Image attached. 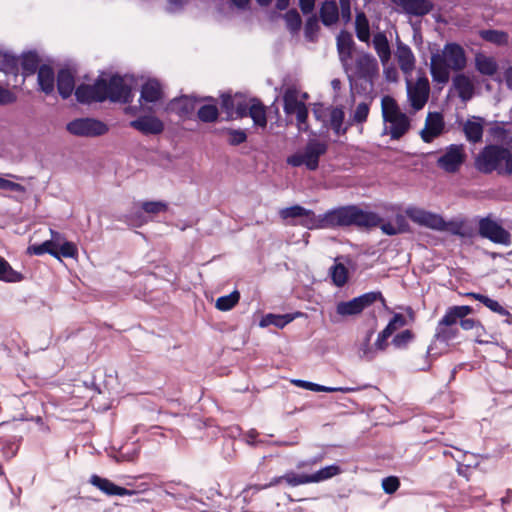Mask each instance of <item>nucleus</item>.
Masks as SVG:
<instances>
[{
    "label": "nucleus",
    "instance_id": "f257e3e1",
    "mask_svg": "<svg viewBox=\"0 0 512 512\" xmlns=\"http://www.w3.org/2000/svg\"><path fill=\"white\" fill-rule=\"evenodd\" d=\"M327 212L329 229L356 227L359 230H371L382 221L378 213L355 204L339 206Z\"/></svg>",
    "mask_w": 512,
    "mask_h": 512
},
{
    "label": "nucleus",
    "instance_id": "864d4df0",
    "mask_svg": "<svg viewBox=\"0 0 512 512\" xmlns=\"http://www.w3.org/2000/svg\"><path fill=\"white\" fill-rule=\"evenodd\" d=\"M425 125L441 135L445 125L443 115L440 112H429Z\"/></svg>",
    "mask_w": 512,
    "mask_h": 512
},
{
    "label": "nucleus",
    "instance_id": "f03ea898",
    "mask_svg": "<svg viewBox=\"0 0 512 512\" xmlns=\"http://www.w3.org/2000/svg\"><path fill=\"white\" fill-rule=\"evenodd\" d=\"M467 57L464 48L456 43H446L441 53L431 56L430 74L433 82L446 84L450 79V70L461 71L466 67Z\"/></svg>",
    "mask_w": 512,
    "mask_h": 512
},
{
    "label": "nucleus",
    "instance_id": "2f4dec72",
    "mask_svg": "<svg viewBox=\"0 0 512 512\" xmlns=\"http://www.w3.org/2000/svg\"><path fill=\"white\" fill-rule=\"evenodd\" d=\"M355 33L359 41L365 43H368L370 41V23L368 17L363 11H359L356 13Z\"/></svg>",
    "mask_w": 512,
    "mask_h": 512
},
{
    "label": "nucleus",
    "instance_id": "603ef678",
    "mask_svg": "<svg viewBox=\"0 0 512 512\" xmlns=\"http://www.w3.org/2000/svg\"><path fill=\"white\" fill-rule=\"evenodd\" d=\"M458 323L460 324L461 328L463 330H476L477 339L476 342L479 344L487 343V341L479 339V337L482 335V333L485 332V327L482 325V323L478 320H474L471 318H461L458 320Z\"/></svg>",
    "mask_w": 512,
    "mask_h": 512
},
{
    "label": "nucleus",
    "instance_id": "a878e982",
    "mask_svg": "<svg viewBox=\"0 0 512 512\" xmlns=\"http://www.w3.org/2000/svg\"><path fill=\"white\" fill-rule=\"evenodd\" d=\"M453 87L458 92L459 98L463 102L472 99L474 95V85L470 78L463 73L456 74L452 79Z\"/></svg>",
    "mask_w": 512,
    "mask_h": 512
},
{
    "label": "nucleus",
    "instance_id": "052dcab7",
    "mask_svg": "<svg viewBox=\"0 0 512 512\" xmlns=\"http://www.w3.org/2000/svg\"><path fill=\"white\" fill-rule=\"evenodd\" d=\"M78 250L76 245L70 241H64L62 244L58 243V248H56V259H60L61 257L65 258H74L77 256Z\"/></svg>",
    "mask_w": 512,
    "mask_h": 512
},
{
    "label": "nucleus",
    "instance_id": "bf43d9fd",
    "mask_svg": "<svg viewBox=\"0 0 512 512\" xmlns=\"http://www.w3.org/2000/svg\"><path fill=\"white\" fill-rule=\"evenodd\" d=\"M414 339V333L410 329L403 330L392 338V345L397 349H404Z\"/></svg>",
    "mask_w": 512,
    "mask_h": 512
},
{
    "label": "nucleus",
    "instance_id": "8fccbe9b",
    "mask_svg": "<svg viewBox=\"0 0 512 512\" xmlns=\"http://www.w3.org/2000/svg\"><path fill=\"white\" fill-rule=\"evenodd\" d=\"M198 119L203 123H214L219 118V111L214 104L202 105L197 112Z\"/></svg>",
    "mask_w": 512,
    "mask_h": 512
},
{
    "label": "nucleus",
    "instance_id": "c03bdc74",
    "mask_svg": "<svg viewBox=\"0 0 512 512\" xmlns=\"http://www.w3.org/2000/svg\"><path fill=\"white\" fill-rule=\"evenodd\" d=\"M396 223L397 227L392 225L390 222L382 223L381 221L377 227H380L381 231L388 236H394L408 230V224L402 215H398L396 217Z\"/></svg>",
    "mask_w": 512,
    "mask_h": 512
},
{
    "label": "nucleus",
    "instance_id": "774afa93",
    "mask_svg": "<svg viewBox=\"0 0 512 512\" xmlns=\"http://www.w3.org/2000/svg\"><path fill=\"white\" fill-rule=\"evenodd\" d=\"M483 305L499 315H509V311L507 309H505L498 301L491 299L488 296L484 299Z\"/></svg>",
    "mask_w": 512,
    "mask_h": 512
},
{
    "label": "nucleus",
    "instance_id": "f3484780",
    "mask_svg": "<svg viewBox=\"0 0 512 512\" xmlns=\"http://www.w3.org/2000/svg\"><path fill=\"white\" fill-rule=\"evenodd\" d=\"M391 2L401 7L406 14L417 17L429 14L434 8L430 0H391Z\"/></svg>",
    "mask_w": 512,
    "mask_h": 512
},
{
    "label": "nucleus",
    "instance_id": "423d86ee",
    "mask_svg": "<svg viewBox=\"0 0 512 512\" xmlns=\"http://www.w3.org/2000/svg\"><path fill=\"white\" fill-rule=\"evenodd\" d=\"M466 158L467 154L463 144H450L437 159L436 165L446 173L455 174L459 172Z\"/></svg>",
    "mask_w": 512,
    "mask_h": 512
},
{
    "label": "nucleus",
    "instance_id": "de8ad7c7",
    "mask_svg": "<svg viewBox=\"0 0 512 512\" xmlns=\"http://www.w3.org/2000/svg\"><path fill=\"white\" fill-rule=\"evenodd\" d=\"M336 312L341 316H353L360 314L362 309L356 297L349 301L339 302L336 306Z\"/></svg>",
    "mask_w": 512,
    "mask_h": 512
},
{
    "label": "nucleus",
    "instance_id": "13d9d810",
    "mask_svg": "<svg viewBox=\"0 0 512 512\" xmlns=\"http://www.w3.org/2000/svg\"><path fill=\"white\" fill-rule=\"evenodd\" d=\"M320 29L319 19L315 14H312L306 19L304 34L308 41H314Z\"/></svg>",
    "mask_w": 512,
    "mask_h": 512
},
{
    "label": "nucleus",
    "instance_id": "e433bc0d",
    "mask_svg": "<svg viewBox=\"0 0 512 512\" xmlns=\"http://www.w3.org/2000/svg\"><path fill=\"white\" fill-rule=\"evenodd\" d=\"M474 313V308L469 305H456L448 307L445 312L446 323H458L461 318H466L468 315Z\"/></svg>",
    "mask_w": 512,
    "mask_h": 512
},
{
    "label": "nucleus",
    "instance_id": "e2e57ef3",
    "mask_svg": "<svg viewBox=\"0 0 512 512\" xmlns=\"http://www.w3.org/2000/svg\"><path fill=\"white\" fill-rule=\"evenodd\" d=\"M141 207L148 214H158L167 210V203L163 201H145Z\"/></svg>",
    "mask_w": 512,
    "mask_h": 512
},
{
    "label": "nucleus",
    "instance_id": "09e8293b",
    "mask_svg": "<svg viewBox=\"0 0 512 512\" xmlns=\"http://www.w3.org/2000/svg\"><path fill=\"white\" fill-rule=\"evenodd\" d=\"M330 276L332 282L337 287H342L348 279V269L342 263H336L330 267Z\"/></svg>",
    "mask_w": 512,
    "mask_h": 512
},
{
    "label": "nucleus",
    "instance_id": "2eb2a0df",
    "mask_svg": "<svg viewBox=\"0 0 512 512\" xmlns=\"http://www.w3.org/2000/svg\"><path fill=\"white\" fill-rule=\"evenodd\" d=\"M336 47L339 60L343 65L344 70L348 72V62L351 60L355 49V42L352 34L349 31L342 29L336 37Z\"/></svg>",
    "mask_w": 512,
    "mask_h": 512
},
{
    "label": "nucleus",
    "instance_id": "393cba45",
    "mask_svg": "<svg viewBox=\"0 0 512 512\" xmlns=\"http://www.w3.org/2000/svg\"><path fill=\"white\" fill-rule=\"evenodd\" d=\"M162 96L160 83L155 79H149L141 86L139 103H156L162 99Z\"/></svg>",
    "mask_w": 512,
    "mask_h": 512
},
{
    "label": "nucleus",
    "instance_id": "9d476101",
    "mask_svg": "<svg viewBox=\"0 0 512 512\" xmlns=\"http://www.w3.org/2000/svg\"><path fill=\"white\" fill-rule=\"evenodd\" d=\"M406 86L407 98L411 107L416 111L421 110L427 103L430 94V84L427 76L425 74L419 76L415 84L407 79Z\"/></svg>",
    "mask_w": 512,
    "mask_h": 512
},
{
    "label": "nucleus",
    "instance_id": "7c9ffc66",
    "mask_svg": "<svg viewBox=\"0 0 512 512\" xmlns=\"http://www.w3.org/2000/svg\"><path fill=\"white\" fill-rule=\"evenodd\" d=\"M347 78L352 91H355L359 95H367L374 89L375 78H358L353 74H347Z\"/></svg>",
    "mask_w": 512,
    "mask_h": 512
},
{
    "label": "nucleus",
    "instance_id": "6ab92c4d",
    "mask_svg": "<svg viewBox=\"0 0 512 512\" xmlns=\"http://www.w3.org/2000/svg\"><path fill=\"white\" fill-rule=\"evenodd\" d=\"M19 64L21 65V78L19 85H23L27 77L32 76L39 71V67L41 66L40 57L35 50L23 52L21 54Z\"/></svg>",
    "mask_w": 512,
    "mask_h": 512
},
{
    "label": "nucleus",
    "instance_id": "4d7b16f0",
    "mask_svg": "<svg viewBox=\"0 0 512 512\" xmlns=\"http://www.w3.org/2000/svg\"><path fill=\"white\" fill-rule=\"evenodd\" d=\"M284 19L286 21L287 28L292 33H297L300 30L302 25V19L299 12L296 9L292 8L288 10L284 15Z\"/></svg>",
    "mask_w": 512,
    "mask_h": 512
},
{
    "label": "nucleus",
    "instance_id": "7ed1b4c3",
    "mask_svg": "<svg viewBox=\"0 0 512 512\" xmlns=\"http://www.w3.org/2000/svg\"><path fill=\"white\" fill-rule=\"evenodd\" d=\"M474 168L481 174L512 175V148L503 144L485 145L474 159Z\"/></svg>",
    "mask_w": 512,
    "mask_h": 512
},
{
    "label": "nucleus",
    "instance_id": "473e14b6",
    "mask_svg": "<svg viewBox=\"0 0 512 512\" xmlns=\"http://www.w3.org/2000/svg\"><path fill=\"white\" fill-rule=\"evenodd\" d=\"M24 280V275L13 269L10 263L0 256V281L5 283H19Z\"/></svg>",
    "mask_w": 512,
    "mask_h": 512
},
{
    "label": "nucleus",
    "instance_id": "79ce46f5",
    "mask_svg": "<svg viewBox=\"0 0 512 512\" xmlns=\"http://www.w3.org/2000/svg\"><path fill=\"white\" fill-rule=\"evenodd\" d=\"M383 121L387 122L398 114H402L396 100L391 96H384L381 100Z\"/></svg>",
    "mask_w": 512,
    "mask_h": 512
},
{
    "label": "nucleus",
    "instance_id": "0e129e2a",
    "mask_svg": "<svg viewBox=\"0 0 512 512\" xmlns=\"http://www.w3.org/2000/svg\"><path fill=\"white\" fill-rule=\"evenodd\" d=\"M296 115V120H297V124H298V129L299 131H304L306 132L309 128L308 124H307V119H308V108L307 106L305 105V103H303L297 111H295L294 113Z\"/></svg>",
    "mask_w": 512,
    "mask_h": 512
},
{
    "label": "nucleus",
    "instance_id": "9b49d317",
    "mask_svg": "<svg viewBox=\"0 0 512 512\" xmlns=\"http://www.w3.org/2000/svg\"><path fill=\"white\" fill-rule=\"evenodd\" d=\"M203 100L204 98L193 95H181L170 100L165 107V111L175 114L182 120H187L192 117L196 104Z\"/></svg>",
    "mask_w": 512,
    "mask_h": 512
},
{
    "label": "nucleus",
    "instance_id": "a19ab883",
    "mask_svg": "<svg viewBox=\"0 0 512 512\" xmlns=\"http://www.w3.org/2000/svg\"><path fill=\"white\" fill-rule=\"evenodd\" d=\"M216 133L226 134L228 136L227 143L230 146H238L247 141V133L243 129H234L224 127L222 129L215 130Z\"/></svg>",
    "mask_w": 512,
    "mask_h": 512
},
{
    "label": "nucleus",
    "instance_id": "aec40b11",
    "mask_svg": "<svg viewBox=\"0 0 512 512\" xmlns=\"http://www.w3.org/2000/svg\"><path fill=\"white\" fill-rule=\"evenodd\" d=\"M292 225H299L309 230L329 229L328 228V212L316 215L311 209H307V213L299 220L291 222Z\"/></svg>",
    "mask_w": 512,
    "mask_h": 512
},
{
    "label": "nucleus",
    "instance_id": "b1692460",
    "mask_svg": "<svg viewBox=\"0 0 512 512\" xmlns=\"http://www.w3.org/2000/svg\"><path fill=\"white\" fill-rule=\"evenodd\" d=\"M483 119L481 117L473 116L468 119L463 125V132L466 140L470 143L476 144L482 141L483 138Z\"/></svg>",
    "mask_w": 512,
    "mask_h": 512
},
{
    "label": "nucleus",
    "instance_id": "bb28decb",
    "mask_svg": "<svg viewBox=\"0 0 512 512\" xmlns=\"http://www.w3.org/2000/svg\"><path fill=\"white\" fill-rule=\"evenodd\" d=\"M322 24L326 27L334 25L339 19V9L335 0H325L319 11Z\"/></svg>",
    "mask_w": 512,
    "mask_h": 512
},
{
    "label": "nucleus",
    "instance_id": "49530a36",
    "mask_svg": "<svg viewBox=\"0 0 512 512\" xmlns=\"http://www.w3.org/2000/svg\"><path fill=\"white\" fill-rule=\"evenodd\" d=\"M303 104L298 100L295 90L287 89L283 95V109L287 115L294 114L295 111Z\"/></svg>",
    "mask_w": 512,
    "mask_h": 512
},
{
    "label": "nucleus",
    "instance_id": "c756f323",
    "mask_svg": "<svg viewBox=\"0 0 512 512\" xmlns=\"http://www.w3.org/2000/svg\"><path fill=\"white\" fill-rule=\"evenodd\" d=\"M390 125V136L394 140L404 136L410 128V120L405 113L398 114L396 117L388 120Z\"/></svg>",
    "mask_w": 512,
    "mask_h": 512
},
{
    "label": "nucleus",
    "instance_id": "680f3d73",
    "mask_svg": "<svg viewBox=\"0 0 512 512\" xmlns=\"http://www.w3.org/2000/svg\"><path fill=\"white\" fill-rule=\"evenodd\" d=\"M296 386L301 387L306 390L314 391V392H332L333 389H330L329 386L320 385L311 381L295 379L292 381Z\"/></svg>",
    "mask_w": 512,
    "mask_h": 512
},
{
    "label": "nucleus",
    "instance_id": "c85d7f7f",
    "mask_svg": "<svg viewBox=\"0 0 512 512\" xmlns=\"http://www.w3.org/2000/svg\"><path fill=\"white\" fill-rule=\"evenodd\" d=\"M445 315L438 321L434 338L436 341L445 343L446 345L458 335V329L454 326L457 323H446Z\"/></svg>",
    "mask_w": 512,
    "mask_h": 512
},
{
    "label": "nucleus",
    "instance_id": "5fc2aeb1",
    "mask_svg": "<svg viewBox=\"0 0 512 512\" xmlns=\"http://www.w3.org/2000/svg\"><path fill=\"white\" fill-rule=\"evenodd\" d=\"M362 311L371 306L376 301H381L385 304V299L380 291H370L356 297Z\"/></svg>",
    "mask_w": 512,
    "mask_h": 512
},
{
    "label": "nucleus",
    "instance_id": "20e7f679",
    "mask_svg": "<svg viewBox=\"0 0 512 512\" xmlns=\"http://www.w3.org/2000/svg\"><path fill=\"white\" fill-rule=\"evenodd\" d=\"M66 130L73 136L95 138L105 135L109 126L97 118L81 117L68 122Z\"/></svg>",
    "mask_w": 512,
    "mask_h": 512
},
{
    "label": "nucleus",
    "instance_id": "39448f33",
    "mask_svg": "<svg viewBox=\"0 0 512 512\" xmlns=\"http://www.w3.org/2000/svg\"><path fill=\"white\" fill-rule=\"evenodd\" d=\"M282 481H285L287 483V485H289L291 487H296L299 485L311 483L309 474H305V473L297 474L293 471H289L282 476H276V477L272 478L271 481L267 484H264V485L254 484V485L247 486L246 488H244L242 490L240 496L243 498L244 502L249 503L252 500V496L254 494L258 493L259 491H261L263 489H267L269 487L278 485Z\"/></svg>",
    "mask_w": 512,
    "mask_h": 512
},
{
    "label": "nucleus",
    "instance_id": "a18cd8bd",
    "mask_svg": "<svg viewBox=\"0 0 512 512\" xmlns=\"http://www.w3.org/2000/svg\"><path fill=\"white\" fill-rule=\"evenodd\" d=\"M249 115L253 120L254 125L259 127H266L267 118L264 105L259 101L255 100L249 108Z\"/></svg>",
    "mask_w": 512,
    "mask_h": 512
},
{
    "label": "nucleus",
    "instance_id": "58836bf2",
    "mask_svg": "<svg viewBox=\"0 0 512 512\" xmlns=\"http://www.w3.org/2000/svg\"><path fill=\"white\" fill-rule=\"evenodd\" d=\"M479 36L486 42L495 44L497 46H504L508 44V34L502 30L484 29L479 31Z\"/></svg>",
    "mask_w": 512,
    "mask_h": 512
},
{
    "label": "nucleus",
    "instance_id": "4c0bfd02",
    "mask_svg": "<svg viewBox=\"0 0 512 512\" xmlns=\"http://www.w3.org/2000/svg\"><path fill=\"white\" fill-rule=\"evenodd\" d=\"M475 66L482 75L492 76L497 72L498 65L492 57L483 54H477L475 57Z\"/></svg>",
    "mask_w": 512,
    "mask_h": 512
},
{
    "label": "nucleus",
    "instance_id": "4468645a",
    "mask_svg": "<svg viewBox=\"0 0 512 512\" xmlns=\"http://www.w3.org/2000/svg\"><path fill=\"white\" fill-rule=\"evenodd\" d=\"M328 150V145L317 139H310L304 147V158L306 161V168L310 171H315L319 167V159L325 155Z\"/></svg>",
    "mask_w": 512,
    "mask_h": 512
},
{
    "label": "nucleus",
    "instance_id": "1a4fd4ad",
    "mask_svg": "<svg viewBox=\"0 0 512 512\" xmlns=\"http://www.w3.org/2000/svg\"><path fill=\"white\" fill-rule=\"evenodd\" d=\"M105 94L113 103L127 104L132 101V89L119 74H113L109 79L105 78Z\"/></svg>",
    "mask_w": 512,
    "mask_h": 512
},
{
    "label": "nucleus",
    "instance_id": "338daca9",
    "mask_svg": "<svg viewBox=\"0 0 512 512\" xmlns=\"http://www.w3.org/2000/svg\"><path fill=\"white\" fill-rule=\"evenodd\" d=\"M399 487H400V480L396 476H388V477L383 478V480H382V488L386 494L391 495V494L395 493Z\"/></svg>",
    "mask_w": 512,
    "mask_h": 512
},
{
    "label": "nucleus",
    "instance_id": "cd10ccee",
    "mask_svg": "<svg viewBox=\"0 0 512 512\" xmlns=\"http://www.w3.org/2000/svg\"><path fill=\"white\" fill-rule=\"evenodd\" d=\"M397 60L400 69L405 74H409L415 67V57L411 48L403 43H399L397 46Z\"/></svg>",
    "mask_w": 512,
    "mask_h": 512
},
{
    "label": "nucleus",
    "instance_id": "f704fd0d",
    "mask_svg": "<svg viewBox=\"0 0 512 512\" xmlns=\"http://www.w3.org/2000/svg\"><path fill=\"white\" fill-rule=\"evenodd\" d=\"M140 447L136 442L125 444L112 456L117 462H133L139 455Z\"/></svg>",
    "mask_w": 512,
    "mask_h": 512
},
{
    "label": "nucleus",
    "instance_id": "412c9836",
    "mask_svg": "<svg viewBox=\"0 0 512 512\" xmlns=\"http://www.w3.org/2000/svg\"><path fill=\"white\" fill-rule=\"evenodd\" d=\"M56 80L57 90L62 99H68L73 93L75 94V78L69 69H60L58 71Z\"/></svg>",
    "mask_w": 512,
    "mask_h": 512
},
{
    "label": "nucleus",
    "instance_id": "dca6fc26",
    "mask_svg": "<svg viewBox=\"0 0 512 512\" xmlns=\"http://www.w3.org/2000/svg\"><path fill=\"white\" fill-rule=\"evenodd\" d=\"M379 72L377 59L370 53H363L355 60V76L358 78H376Z\"/></svg>",
    "mask_w": 512,
    "mask_h": 512
},
{
    "label": "nucleus",
    "instance_id": "f8f14e48",
    "mask_svg": "<svg viewBox=\"0 0 512 512\" xmlns=\"http://www.w3.org/2000/svg\"><path fill=\"white\" fill-rule=\"evenodd\" d=\"M405 213L412 222L420 226H424L436 231H442V229L445 228V219L439 214L417 207H408Z\"/></svg>",
    "mask_w": 512,
    "mask_h": 512
},
{
    "label": "nucleus",
    "instance_id": "a211bd4d",
    "mask_svg": "<svg viewBox=\"0 0 512 512\" xmlns=\"http://www.w3.org/2000/svg\"><path fill=\"white\" fill-rule=\"evenodd\" d=\"M90 483L108 496H130L135 493L133 490L118 486L109 479L96 474L91 476Z\"/></svg>",
    "mask_w": 512,
    "mask_h": 512
},
{
    "label": "nucleus",
    "instance_id": "6e6552de",
    "mask_svg": "<svg viewBox=\"0 0 512 512\" xmlns=\"http://www.w3.org/2000/svg\"><path fill=\"white\" fill-rule=\"evenodd\" d=\"M104 88L105 77L103 76H99L93 84L81 83L75 89L76 101L83 105L102 103L107 100Z\"/></svg>",
    "mask_w": 512,
    "mask_h": 512
},
{
    "label": "nucleus",
    "instance_id": "6e6d98bb",
    "mask_svg": "<svg viewBox=\"0 0 512 512\" xmlns=\"http://www.w3.org/2000/svg\"><path fill=\"white\" fill-rule=\"evenodd\" d=\"M305 213H307V208L298 204L281 209L279 212L282 219H292V222L301 219Z\"/></svg>",
    "mask_w": 512,
    "mask_h": 512
},
{
    "label": "nucleus",
    "instance_id": "37998d69",
    "mask_svg": "<svg viewBox=\"0 0 512 512\" xmlns=\"http://www.w3.org/2000/svg\"><path fill=\"white\" fill-rule=\"evenodd\" d=\"M56 248H58V242L54 239L46 240L41 244H34L28 247V252L37 256L44 254H50L54 258L57 257Z\"/></svg>",
    "mask_w": 512,
    "mask_h": 512
},
{
    "label": "nucleus",
    "instance_id": "c9c22d12",
    "mask_svg": "<svg viewBox=\"0 0 512 512\" xmlns=\"http://www.w3.org/2000/svg\"><path fill=\"white\" fill-rule=\"evenodd\" d=\"M294 319L295 315L289 313L283 315L269 313L262 317V319L260 320V326L266 327L269 325H273L277 328L282 329L287 324L292 322Z\"/></svg>",
    "mask_w": 512,
    "mask_h": 512
},
{
    "label": "nucleus",
    "instance_id": "0eeeda50",
    "mask_svg": "<svg viewBox=\"0 0 512 512\" xmlns=\"http://www.w3.org/2000/svg\"><path fill=\"white\" fill-rule=\"evenodd\" d=\"M478 234L495 244L510 246L512 243L511 234L490 215L482 217L478 221Z\"/></svg>",
    "mask_w": 512,
    "mask_h": 512
},
{
    "label": "nucleus",
    "instance_id": "ddd939ff",
    "mask_svg": "<svg viewBox=\"0 0 512 512\" xmlns=\"http://www.w3.org/2000/svg\"><path fill=\"white\" fill-rule=\"evenodd\" d=\"M130 127L143 135H159L164 131V123L157 116L143 115L130 121Z\"/></svg>",
    "mask_w": 512,
    "mask_h": 512
},
{
    "label": "nucleus",
    "instance_id": "69168bd1",
    "mask_svg": "<svg viewBox=\"0 0 512 512\" xmlns=\"http://www.w3.org/2000/svg\"><path fill=\"white\" fill-rule=\"evenodd\" d=\"M369 115V104L361 102L357 105L354 114L353 121L358 124H362L367 121Z\"/></svg>",
    "mask_w": 512,
    "mask_h": 512
},
{
    "label": "nucleus",
    "instance_id": "ea45409f",
    "mask_svg": "<svg viewBox=\"0 0 512 512\" xmlns=\"http://www.w3.org/2000/svg\"><path fill=\"white\" fill-rule=\"evenodd\" d=\"M341 472L342 469L338 464H331L309 474V476L311 483H319L331 479L332 477L339 475Z\"/></svg>",
    "mask_w": 512,
    "mask_h": 512
},
{
    "label": "nucleus",
    "instance_id": "3c124183",
    "mask_svg": "<svg viewBox=\"0 0 512 512\" xmlns=\"http://www.w3.org/2000/svg\"><path fill=\"white\" fill-rule=\"evenodd\" d=\"M240 300V292L238 290L232 291L228 295L220 296L216 300L215 307L220 311L231 310Z\"/></svg>",
    "mask_w": 512,
    "mask_h": 512
},
{
    "label": "nucleus",
    "instance_id": "4be33fe9",
    "mask_svg": "<svg viewBox=\"0 0 512 512\" xmlns=\"http://www.w3.org/2000/svg\"><path fill=\"white\" fill-rule=\"evenodd\" d=\"M0 71L3 72L7 77L12 78V86L18 87L19 85V58L8 52L2 55L0 61Z\"/></svg>",
    "mask_w": 512,
    "mask_h": 512
},
{
    "label": "nucleus",
    "instance_id": "72a5a7b5",
    "mask_svg": "<svg viewBox=\"0 0 512 512\" xmlns=\"http://www.w3.org/2000/svg\"><path fill=\"white\" fill-rule=\"evenodd\" d=\"M373 46L381 62L385 64L391 57L389 41L383 32H378L373 37Z\"/></svg>",
    "mask_w": 512,
    "mask_h": 512
},
{
    "label": "nucleus",
    "instance_id": "5701e85b",
    "mask_svg": "<svg viewBox=\"0 0 512 512\" xmlns=\"http://www.w3.org/2000/svg\"><path fill=\"white\" fill-rule=\"evenodd\" d=\"M37 83L39 90L50 95L55 89V72L48 64H42L37 72Z\"/></svg>",
    "mask_w": 512,
    "mask_h": 512
}]
</instances>
